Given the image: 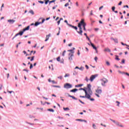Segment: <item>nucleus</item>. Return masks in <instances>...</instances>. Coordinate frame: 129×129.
<instances>
[{"mask_svg":"<svg viewBox=\"0 0 129 129\" xmlns=\"http://www.w3.org/2000/svg\"><path fill=\"white\" fill-rule=\"evenodd\" d=\"M118 72L120 74H124V72H121L120 71H118Z\"/></svg>","mask_w":129,"mask_h":129,"instance_id":"nucleus-42","label":"nucleus"},{"mask_svg":"<svg viewBox=\"0 0 129 129\" xmlns=\"http://www.w3.org/2000/svg\"><path fill=\"white\" fill-rule=\"evenodd\" d=\"M115 60H117L118 61H119V60H120V59H119V58H118V55H115Z\"/></svg>","mask_w":129,"mask_h":129,"instance_id":"nucleus-33","label":"nucleus"},{"mask_svg":"<svg viewBox=\"0 0 129 129\" xmlns=\"http://www.w3.org/2000/svg\"><path fill=\"white\" fill-rule=\"evenodd\" d=\"M85 67H86V69H87V70H88V69H89V67H88V66H87V64H86V65H85Z\"/></svg>","mask_w":129,"mask_h":129,"instance_id":"nucleus-57","label":"nucleus"},{"mask_svg":"<svg viewBox=\"0 0 129 129\" xmlns=\"http://www.w3.org/2000/svg\"><path fill=\"white\" fill-rule=\"evenodd\" d=\"M69 27L73 28V29H75V30H76V31H77V30L78 29L77 26H74L71 24L69 25Z\"/></svg>","mask_w":129,"mask_h":129,"instance_id":"nucleus-16","label":"nucleus"},{"mask_svg":"<svg viewBox=\"0 0 129 129\" xmlns=\"http://www.w3.org/2000/svg\"><path fill=\"white\" fill-rule=\"evenodd\" d=\"M96 92L98 93V94H101L102 93V89H97L96 90Z\"/></svg>","mask_w":129,"mask_h":129,"instance_id":"nucleus-9","label":"nucleus"},{"mask_svg":"<svg viewBox=\"0 0 129 129\" xmlns=\"http://www.w3.org/2000/svg\"><path fill=\"white\" fill-rule=\"evenodd\" d=\"M63 87L66 89H69V88H72V85L70 83H66L64 85Z\"/></svg>","mask_w":129,"mask_h":129,"instance_id":"nucleus-3","label":"nucleus"},{"mask_svg":"<svg viewBox=\"0 0 129 129\" xmlns=\"http://www.w3.org/2000/svg\"><path fill=\"white\" fill-rule=\"evenodd\" d=\"M48 111H51V112H54V109H48Z\"/></svg>","mask_w":129,"mask_h":129,"instance_id":"nucleus-35","label":"nucleus"},{"mask_svg":"<svg viewBox=\"0 0 129 129\" xmlns=\"http://www.w3.org/2000/svg\"><path fill=\"white\" fill-rule=\"evenodd\" d=\"M53 3H55V1L52 0L51 1L49 2V5H51V4Z\"/></svg>","mask_w":129,"mask_h":129,"instance_id":"nucleus-53","label":"nucleus"},{"mask_svg":"<svg viewBox=\"0 0 129 129\" xmlns=\"http://www.w3.org/2000/svg\"><path fill=\"white\" fill-rule=\"evenodd\" d=\"M57 78H58V79H62V78H63V76H59V77H58Z\"/></svg>","mask_w":129,"mask_h":129,"instance_id":"nucleus-55","label":"nucleus"},{"mask_svg":"<svg viewBox=\"0 0 129 129\" xmlns=\"http://www.w3.org/2000/svg\"><path fill=\"white\" fill-rule=\"evenodd\" d=\"M79 70H81V71H83L84 70V68L83 67H81V68H79Z\"/></svg>","mask_w":129,"mask_h":129,"instance_id":"nucleus-36","label":"nucleus"},{"mask_svg":"<svg viewBox=\"0 0 129 129\" xmlns=\"http://www.w3.org/2000/svg\"><path fill=\"white\" fill-rule=\"evenodd\" d=\"M66 53V50H64L63 53H62V56H65V53Z\"/></svg>","mask_w":129,"mask_h":129,"instance_id":"nucleus-54","label":"nucleus"},{"mask_svg":"<svg viewBox=\"0 0 129 129\" xmlns=\"http://www.w3.org/2000/svg\"><path fill=\"white\" fill-rule=\"evenodd\" d=\"M81 86H83V84L76 85L75 87H81Z\"/></svg>","mask_w":129,"mask_h":129,"instance_id":"nucleus-27","label":"nucleus"},{"mask_svg":"<svg viewBox=\"0 0 129 129\" xmlns=\"http://www.w3.org/2000/svg\"><path fill=\"white\" fill-rule=\"evenodd\" d=\"M87 90L88 91V95L91 96L92 95V90H91V88L87 89Z\"/></svg>","mask_w":129,"mask_h":129,"instance_id":"nucleus-5","label":"nucleus"},{"mask_svg":"<svg viewBox=\"0 0 129 129\" xmlns=\"http://www.w3.org/2000/svg\"><path fill=\"white\" fill-rule=\"evenodd\" d=\"M77 33H78L79 35H81V36H82V33H83V31H82V30H80V31H77Z\"/></svg>","mask_w":129,"mask_h":129,"instance_id":"nucleus-22","label":"nucleus"},{"mask_svg":"<svg viewBox=\"0 0 129 129\" xmlns=\"http://www.w3.org/2000/svg\"><path fill=\"white\" fill-rule=\"evenodd\" d=\"M44 22H45V19H44L42 20V22H40V24H43L44 23Z\"/></svg>","mask_w":129,"mask_h":129,"instance_id":"nucleus-64","label":"nucleus"},{"mask_svg":"<svg viewBox=\"0 0 129 129\" xmlns=\"http://www.w3.org/2000/svg\"><path fill=\"white\" fill-rule=\"evenodd\" d=\"M115 10V7H112V12H114Z\"/></svg>","mask_w":129,"mask_h":129,"instance_id":"nucleus-46","label":"nucleus"},{"mask_svg":"<svg viewBox=\"0 0 129 129\" xmlns=\"http://www.w3.org/2000/svg\"><path fill=\"white\" fill-rule=\"evenodd\" d=\"M76 121H84V122H87V121H86V120L84 119H76Z\"/></svg>","mask_w":129,"mask_h":129,"instance_id":"nucleus-11","label":"nucleus"},{"mask_svg":"<svg viewBox=\"0 0 129 129\" xmlns=\"http://www.w3.org/2000/svg\"><path fill=\"white\" fill-rule=\"evenodd\" d=\"M51 86L52 87H56V88H61V86H60L52 85Z\"/></svg>","mask_w":129,"mask_h":129,"instance_id":"nucleus-26","label":"nucleus"},{"mask_svg":"<svg viewBox=\"0 0 129 129\" xmlns=\"http://www.w3.org/2000/svg\"><path fill=\"white\" fill-rule=\"evenodd\" d=\"M35 58V56H33L31 57V59H30V61H34V59Z\"/></svg>","mask_w":129,"mask_h":129,"instance_id":"nucleus-49","label":"nucleus"},{"mask_svg":"<svg viewBox=\"0 0 129 129\" xmlns=\"http://www.w3.org/2000/svg\"><path fill=\"white\" fill-rule=\"evenodd\" d=\"M106 64L107 65V66H109L110 65V63H109L108 61H106Z\"/></svg>","mask_w":129,"mask_h":129,"instance_id":"nucleus-40","label":"nucleus"},{"mask_svg":"<svg viewBox=\"0 0 129 129\" xmlns=\"http://www.w3.org/2000/svg\"><path fill=\"white\" fill-rule=\"evenodd\" d=\"M121 63H122V64H124V63H125V60H124V59H123L122 60Z\"/></svg>","mask_w":129,"mask_h":129,"instance_id":"nucleus-50","label":"nucleus"},{"mask_svg":"<svg viewBox=\"0 0 129 129\" xmlns=\"http://www.w3.org/2000/svg\"><path fill=\"white\" fill-rule=\"evenodd\" d=\"M116 103H118V104L117 105V106H119V104H120V102H119L118 101H116Z\"/></svg>","mask_w":129,"mask_h":129,"instance_id":"nucleus-44","label":"nucleus"},{"mask_svg":"<svg viewBox=\"0 0 129 129\" xmlns=\"http://www.w3.org/2000/svg\"><path fill=\"white\" fill-rule=\"evenodd\" d=\"M85 80H86V81H87V82H88V81H89V79H88V78H87V77H86Z\"/></svg>","mask_w":129,"mask_h":129,"instance_id":"nucleus-51","label":"nucleus"},{"mask_svg":"<svg viewBox=\"0 0 129 129\" xmlns=\"http://www.w3.org/2000/svg\"><path fill=\"white\" fill-rule=\"evenodd\" d=\"M50 36H51V34H48V35H46V39L45 40V42H47V41H48V40H49V37H50Z\"/></svg>","mask_w":129,"mask_h":129,"instance_id":"nucleus-19","label":"nucleus"},{"mask_svg":"<svg viewBox=\"0 0 129 129\" xmlns=\"http://www.w3.org/2000/svg\"><path fill=\"white\" fill-rule=\"evenodd\" d=\"M63 109L64 110H70V109L68 107H66V108L63 107Z\"/></svg>","mask_w":129,"mask_h":129,"instance_id":"nucleus-39","label":"nucleus"},{"mask_svg":"<svg viewBox=\"0 0 129 129\" xmlns=\"http://www.w3.org/2000/svg\"><path fill=\"white\" fill-rule=\"evenodd\" d=\"M91 88V85L88 84L87 86V89Z\"/></svg>","mask_w":129,"mask_h":129,"instance_id":"nucleus-48","label":"nucleus"},{"mask_svg":"<svg viewBox=\"0 0 129 129\" xmlns=\"http://www.w3.org/2000/svg\"><path fill=\"white\" fill-rule=\"evenodd\" d=\"M76 91H78V89H74L73 90H70V92H73V93H75Z\"/></svg>","mask_w":129,"mask_h":129,"instance_id":"nucleus-17","label":"nucleus"},{"mask_svg":"<svg viewBox=\"0 0 129 129\" xmlns=\"http://www.w3.org/2000/svg\"><path fill=\"white\" fill-rule=\"evenodd\" d=\"M81 26H82V25H81V24H78V28H79L80 30H82V27H81Z\"/></svg>","mask_w":129,"mask_h":129,"instance_id":"nucleus-31","label":"nucleus"},{"mask_svg":"<svg viewBox=\"0 0 129 129\" xmlns=\"http://www.w3.org/2000/svg\"><path fill=\"white\" fill-rule=\"evenodd\" d=\"M30 29V26H27V27L23 29V32H26V31H28Z\"/></svg>","mask_w":129,"mask_h":129,"instance_id":"nucleus-18","label":"nucleus"},{"mask_svg":"<svg viewBox=\"0 0 129 129\" xmlns=\"http://www.w3.org/2000/svg\"><path fill=\"white\" fill-rule=\"evenodd\" d=\"M116 125H117L118 126H120V127H123V125H122L119 122L116 121Z\"/></svg>","mask_w":129,"mask_h":129,"instance_id":"nucleus-12","label":"nucleus"},{"mask_svg":"<svg viewBox=\"0 0 129 129\" xmlns=\"http://www.w3.org/2000/svg\"><path fill=\"white\" fill-rule=\"evenodd\" d=\"M93 128L97 129V127L96 126L95 124H93Z\"/></svg>","mask_w":129,"mask_h":129,"instance_id":"nucleus-32","label":"nucleus"},{"mask_svg":"<svg viewBox=\"0 0 129 129\" xmlns=\"http://www.w3.org/2000/svg\"><path fill=\"white\" fill-rule=\"evenodd\" d=\"M24 32H25L24 31V30H23L22 31H20L17 34L16 36H23V34Z\"/></svg>","mask_w":129,"mask_h":129,"instance_id":"nucleus-10","label":"nucleus"},{"mask_svg":"<svg viewBox=\"0 0 129 129\" xmlns=\"http://www.w3.org/2000/svg\"><path fill=\"white\" fill-rule=\"evenodd\" d=\"M95 95H96V96H97V97H100V96H99V95L97 93H95Z\"/></svg>","mask_w":129,"mask_h":129,"instance_id":"nucleus-56","label":"nucleus"},{"mask_svg":"<svg viewBox=\"0 0 129 129\" xmlns=\"http://www.w3.org/2000/svg\"><path fill=\"white\" fill-rule=\"evenodd\" d=\"M39 25H41V23H40V22H35V23L34 24L35 27H37V26H39Z\"/></svg>","mask_w":129,"mask_h":129,"instance_id":"nucleus-20","label":"nucleus"},{"mask_svg":"<svg viewBox=\"0 0 129 129\" xmlns=\"http://www.w3.org/2000/svg\"><path fill=\"white\" fill-rule=\"evenodd\" d=\"M69 59L70 60V61H72V60H73V59L72 58V57H73L74 56V54H71V53H70L69 54Z\"/></svg>","mask_w":129,"mask_h":129,"instance_id":"nucleus-6","label":"nucleus"},{"mask_svg":"<svg viewBox=\"0 0 129 129\" xmlns=\"http://www.w3.org/2000/svg\"><path fill=\"white\" fill-rule=\"evenodd\" d=\"M90 44H91V46H92V48L94 50H97V48L96 47V46H95V45H94V44H93V43H91V42H90Z\"/></svg>","mask_w":129,"mask_h":129,"instance_id":"nucleus-14","label":"nucleus"},{"mask_svg":"<svg viewBox=\"0 0 129 129\" xmlns=\"http://www.w3.org/2000/svg\"><path fill=\"white\" fill-rule=\"evenodd\" d=\"M67 94L69 97H71L72 98H73V99H74L75 100H77V98L75 97L74 96H72L71 95L69 94V93H67Z\"/></svg>","mask_w":129,"mask_h":129,"instance_id":"nucleus-8","label":"nucleus"},{"mask_svg":"<svg viewBox=\"0 0 129 129\" xmlns=\"http://www.w3.org/2000/svg\"><path fill=\"white\" fill-rule=\"evenodd\" d=\"M98 76V75L97 74L92 75L90 78V79H89L90 81H91V82H93L94 79L96 78V77H97Z\"/></svg>","mask_w":129,"mask_h":129,"instance_id":"nucleus-4","label":"nucleus"},{"mask_svg":"<svg viewBox=\"0 0 129 129\" xmlns=\"http://www.w3.org/2000/svg\"><path fill=\"white\" fill-rule=\"evenodd\" d=\"M51 82H52V84H57V82H55V81H54V80L51 81Z\"/></svg>","mask_w":129,"mask_h":129,"instance_id":"nucleus-41","label":"nucleus"},{"mask_svg":"<svg viewBox=\"0 0 129 129\" xmlns=\"http://www.w3.org/2000/svg\"><path fill=\"white\" fill-rule=\"evenodd\" d=\"M38 3H39V4H44V2L40 1H38Z\"/></svg>","mask_w":129,"mask_h":129,"instance_id":"nucleus-60","label":"nucleus"},{"mask_svg":"<svg viewBox=\"0 0 129 129\" xmlns=\"http://www.w3.org/2000/svg\"><path fill=\"white\" fill-rule=\"evenodd\" d=\"M79 101H80L81 102V103H82V104H85V103H84V102L81 101V100H80V99H79Z\"/></svg>","mask_w":129,"mask_h":129,"instance_id":"nucleus-52","label":"nucleus"},{"mask_svg":"<svg viewBox=\"0 0 129 129\" xmlns=\"http://www.w3.org/2000/svg\"><path fill=\"white\" fill-rule=\"evenodd\" d=\"M104 52H108L109 53H110L111 52V50L108 48V47L105 48L104 50Z\"/></svg>","mask_w":129,"mask_h":129,"instance_id":"nucleus-13","label":"nucleus"},{"mask_svg":"<svg viewBox=\"0 0 129 129\" xmlns=\"http://www.w3.org/2000/svg\"><path fill=\"white\" fill-rule=\"evenodd\" d=\"M109 119L111 120V121H112V122H114V123L115 124H116V121H115V120H113V119H112L111 118H110Z\"/></svg>","mask_w":129,"mask_h":129,"instance_id":"nucleus-38","label":"nucleus"},{"mask_svg":"<svg viewBox=\"0 0 129 129\" xmlns=\"http://www.w3.org/2000/svg\"><path fill=\"white\" fill-rule=\"evenodd\" d=\"M23 71H25L26 72H27V73H28L29 72V70H28L27 69H24Z\"/></svg>","mask_w":129,"mask_h":129,"instance_id":"nucleus-61","label":"nucleus"},{"mask_svg":"<svg viewBox=\"0 0 129 129\" xmlns=\"http://www.w3.org/2000/svg\"><path fill=\"white\" fill-rule=\"evenodd\" d=\"M77 74H78V73L75 71L74 73H73V75H77Z\"/></svg>","mask_w":129,"mask_h":129,"instance_id":"nucleus-59","label":"nucleus"},{"mask_svg":"<svg viewBox=\"0 0 129 129\" xmlns=\"http://www.w3.org/2000/svg\"><path fill=\"white\" fill-rule=\"evenodd\" d=\"M45 1V5H48V3H49V0H44Z\"/></svg>","mask_w":129,"mask_h":129,"instance_id":"nucleus-45","label":"nucleus"},{"mask_svg":"<svg viewBox=\"0 0 129 129\" xmlns=\"http://www.w3.org/2000/svg\"><path fill=\"white\" fill-rule=\"evenodd\" d=\"M84 24H86L85 22H84V19H82L78 24H80L81 26H82L83 25H84Z\"/></svg>","mask_w":129,"mask_h":129,"instance_id":"nucleus-15","label":"nucleus"},{"mask_svg":"<svg viewBox=\"0 0 129 129\" xmlns=\"http://www.w3.org/2000/svg\"><path fill=\"white\" fill-rule=\"evenodd\" d=\"M29 117L30 118H35V116L32 115H29Z\"/></svg>","mask_w":129,"mask_h":129,"instance_id":"nucleus-43","label":"nucleus"},{"mask_svg":"<svg viewBox=\"0 0 129 129\" xmlns=\"http://www.w3.org/2000/svg\"><path fill=\"white\" fill-rule=\"evenodd\" d=\"M86 89H87V88H83V91H84L85 94H88V92H87V90H86Z\"/></svg>","mask_w":129,"mask_h":129,"instance_id":"nucleus-21","label":"nucleus"},{"mask_svg":"<svg viewBox=\"0 0 129 129\" xmlns=\"http://www.w3.org/2000/svg\"><path fill=\"white\" fill-rule=\"evenodd\" d=\"M68 52H71V54H74V51L72 49H69L68 50Z\"/></svg>","mask_w":129,"mask_h":129,"instance_id":"nucleus-24","label":"nucleus"},{"mask_svg":"<svg viewBox=\"0 0 129 129\" xmlns=\"http://www.w3.org/2000/svg\"><path fill=\"white\" fill-rule=\"evenodd\" d=\"M7 92H8V93H10L12 94V93H15V92H14V91H9V90H7Z\"/></svg>","mask_w":129,"mask_h":129,"instance_id":"nucleus-30","label":"nucleus"},{"mask_svg":"<svg viewBox=\"0 0 129 129\" xmlns=\"http://www.w3.org/2000/svg\"><path fill=\"white\" fill-rule=\"evenodd\" d=\"M80 97L81 98H87L91 100V101H94L95 99L94 98H91V96H90L88 94H85V96H80Z\"/></svg>","mask_w":129,"mask_h":129,"instance_id":"nucleus-1","label":"nucleus"},{"mask_svg":"<svg viewBox=\"0 0 129 129\" xmlns=\"http://www.w3.org/2000/svg\"><path fill=\"white\" fill-rule=\"evenodd\" d=\"M101 81L102 86L105 87V86H106V85H105V84H106V83H107V82H108V80H107L105 78H104L101 79Z\"/></svg>","mask_w":129,"mask_h":129,"instance_id":"nucleus-2","label":"nucleus"},{"mask_svg":"<svg viewBox=\"0 0 129 129\" xmlns=\"http://www.w3.org/2000/svg\"><path fill=\"white\" fill-rule=\"evenodd\" d=\"M26 122V123H28V124H29L30 125H34V124H35L34 123H30L29 122Z\"/></svg>","mask_w":129,"mask_h":129,"instance_id":"nucleus-37","label":"nucleus"},{"mask_svg":"<svg viewBox=\"0 0 129 129\" xmlns=\"http://www.w3.org/2000/svg\"><path fill=\"white\" fill-rule=\"evenodd\" d=\"M68 6H69V3H67V4H66L65 5H64V7H68Z\"/></svg>","mask_w":129,"mask_h":129,"instance_id":"nucleus-62","label":"nucleus"},{"mask_svg":"<svg viewBox=\"0 0 129 129\" xmlns=\"http://www.w3.org/2000/svg\"><path fill=\"white\" fill-rule=\"evenodd\" d=\"M29 13V14H31V15H35V13L32 10H30Z\"/></svg>","mask_w":129,"mask_h":129,"instance_id":"nucleus-23","label":"nucleus"},{"mask_svg":"<svg viewBox=\"0 0 129 129\" xmlns=\"http://www.w3.org/2000/svg\"><path fill=\"white\" fill-rule=\"evenodd\" d=\"M69 76H70V74H66V75H64V77H65V78H66V77H69Z\"/></svg>","mask_w":129,"mask_h":129,"instance_id":"nucleus-34","label":"nucleus"},{"mask_svg":"<svg viewBox=\"0 0 129 129\" xmlns=\"http://www.w3.org/2000/svg\"><path fill=\"white\" fill-rule=\"evenodd\" d=\"M33 52H34V51L32 50L30 53H29V54H26V56H31V55H32V53H33Z\"/></svg>","mask_w":129,"mask_h":129,"instance_id":"nucleus-29","label":"nucleus"},{"mask_svg":"<svg viewBox=\"0 0 129 129\" xmlns=\"http://www.w3.org/2000/svg\"><path fill=\"white\" fill-rule=\"evenodd\" d=\"M64 23H66L67 25H68V26H69L70 25H71V24H70L69 23H68V21H67V20H65Z\"/></svg>","mask_w":129,"mask_h":129,"instance_id":"nucleus-47","label":"nucleus"},{"mask_svg":"<svg viewBox=\"0 0 129 129\" xmlns=\"http://www.w3.org/2000/svg\"><path fill=\"white\" fill-rule=\"evenodd\" d=\"M56 60H57V61H58V62H60V57H59V56L58 57L56 58Z\"/></svg>","mask_w":129,"mask_h":129,"instance_id":"nucleus-58","label":"nucleus"},{"mask_svg":"<svg viewBox=\"0 0 129 129\" xmlns=\"http://www.w3.org/2000/svg\"><path fill=\"white\" fill-rule=\"evenodd\" d=\"M113 41H114V43H116L117 44L118 43V40L117 38L114 39Z\"/></svg>","mask_w":129,"mask_h":129,"instance_id":"nucleus-28","label":"nucleus"},{"mask_svg":"<svg viewBox=\"0 0 129 129\" xmlns=\"http://www.w3.org/2000/svg\"><path fill=\"white\" fill-rule=\"evenodd\" d=\"M8 22L9 23V24H10L11 25H13V24H14V23H15V22H16V20H8Z\"/></svg>","mask_w":129,"mask_h":129,"instance_id":"nucleus-7","label":"nucleus"},{"mask_svg":"<svg viewBox=\"0 0 129 129\" xmlns=\"http://www.w3.org/2000/svg\"><path fill=\"white\" fill-rule=\"evenodd\" d=\"M33 68V64L31 63L30 66V69H32Z\"/></svg>","mask_w":129,"mask_h":129,"instance_id":"nucleus-63","label":"nucleus"},{"mask_svg":"<svg viewBox=\"0 0 129 129\" xmlns=\"http://www.w3.org/2000/svg\"><path fill=\"white\" fill-rule=\"evenodd\" d=\"M83 29L84 31H86V28H85V27H86V24H84L83 25Z\"/></svg>","mask_w":129,"mask_h":129,"instance_id":"nucleus-25","label":"nucleus"}]
</instances>
